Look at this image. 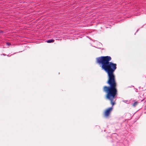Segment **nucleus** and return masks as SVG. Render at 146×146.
<instances>
[{
	"mask_svg": "<svg viewBox=\"0 0 146 146\" xmlns=\"http://www.w3.org/2000/svg\"><path fill=\"white\" fill-rule=\"evenodd\" d=\"M111 60V57L109 56H102L96 58V63L101 65L102 69L107 73L108 78L107 83L109 86H104L103 90L107 93L106 98L110 101L112 106L107 109L105 112L104 115L106 117L109 116L113 110V106L115 104V97L117 94V83L114 74L117 68V64L110 62Z\"/></svg>",
	"mask_w": 146,
	"mask_h": 146,
	"instance_id": "obj_1",
	"label": "nucleus"
},
{
	"mask_svg": "<svg viewBox=\"0 0 146 146\" xmlns=\"http://www.w3.org/2000/svg\"><path fill=\"white\" fill-rule=\"evenodd\" d=\"M137 101H134V103L132 104V106L134 107H135L138 104Z\"/></svg>",
	"mask_w": 146,
	"mask_h": 146,
	"instance_id": "obj_2",
	"label": "nucleus"
},
{
	"mask_svg": "<svg viewBox=\"0 0 146 146\" xmlns=\"http://www.w3.org/2000/svg\"><path fill=\"white\" fill-rule=\"evenodd\" d=\"M54 41V40L53 39H50L46 41V42L48 43H52Z\"/></svg>",
	"mask_w": 146,
	"mask_h": 146,
	"instance_id": "obj_3",
	"label": "nucleus"
},
{
	"mask_svg": "<svg viewBox=\"0 0 146 146\" xmlns=\"http://www.w3.org/2000/svg\"><path fill=\"white\" fill-rule=\"evenodd\" d=\"M6 44L8 46H10L11 45V44L9 42L7 43Z\"/></svg>",
	"mask_w": 146,
	"mask_h": 146,
	"instance_id": "obj_4",
	"label": "nucleus"
},
{
	"mask_svg": "<svg viewBox=\"0 0 146 146\" xmlns=\"http://www.w3.org/2000/svg\"><path fill=\"white\" fill-rule=\"evenodd\" d=\"M3 55V56H6V55L5 54H1V55Z\"/></svg>",
	"mask_w": 146,
	"mask_h": 146,
	"instance_id": "obj_5",
	"label": "nucleus"
},
{
	"mask_svg": "<svg viewBox=\"0 0 146 146\" xmlns=\"http://www.w3.org/2000/svg\"><path fill=\"white\" fill-rule=\"evenodd\" d=\"M123 102H127V100H124V101H123Z\"/></svg>",
	"mask_w": 146,
	"mask_h": 146,
	"instance_id": "obj_6",
	"label": "nucleus"
},
{
	"mask_svg": "<svg viewBox=\"0 0 146 146\" xmlns=\"http://www.w3.org/2000/svg\"><path fill=\"white\" fill-rule=\"evenodd\" d=\"M2 33V31H1L0 30V33Z\"/></svg>",
	"mask_w": 146,
	"mask_h": 146,
	"instance_id": "obj_7",
	"label": "nucleus"
},
{
	"mask_svg": "<svg viewBox=\"0 0 146 146\" xmlns=\"http://www.w3.org/2000/svg\"><path fill=\"white\" fill-rule=\"evenodd\" d=\"M7 56H10H10H9V55H7Z\"/></svg>",
	"mask_w": 146,
	"mask_h": 146,
	"instance_id": "obj_8",
	"label": "nucleus"
}]
</instances>
